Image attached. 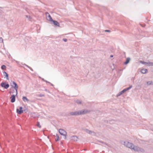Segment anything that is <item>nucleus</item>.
<instances>
[{"label": "nucleus", "instance_id": "f257e3e1", "mask_svg": "<svg viewBox=\"0 0 153 153\" xmlns=\"http://www.w3.org/2000/svg\"><path fill=\"white\" fill-rule=\"evenodd\" d=\"M90 111L87 109H83L81 110L78 111V115H82L89 113Z\"/></svg>", "mask_w": 153, "mask_h": 153}, {"label": "nucleus", "instance_id": "f03ea898", "mask_svg": "<svg viewBox=\"0 0 153 153\" xmlns=\"http://www.w3.org/2000/svg\"><path fill=\"white\" fill-rule=\"evenodd\" d=\"M132 85H130L129 87L126 88L124 89L123 90L119 92L117 94V97L120 96L123 93H124L126 91L130 89L132 87Z\"/></svg>", "mask_w": 153, "mask_h": 153}, {"label": "nucleus", "instance_id": "7ed1b4c3", "mask_svg": "<svg viewBox=\"0 0 153 153\" xmlns=\"http://www.w3.org/2000/svg\"><path fill=\"white\" fill-rule=\"evenodd\" d=\"M124 144L126 146L131 149H132L134 145L132 143L127 141L124 142Z\"/></svg>", "mask_w": 153, "mask_h": 153}, {"label": "nucleus", "instance_id": "20e7f679", "mask_svg": "<svg viewBox=\"0 0 153 153\" xmlns=\"http://www.w3.org/2000/svg\"><path fill=\"white\" fill-rule=\"evenodd\" d=\"M59 132L61 135L64 136L65 137V139H66V135L67 134V132L65 130L62 129H60L59 130Z\"/></svg>", "mask_w": 153, "mask_h": 153}, {"label": "nucleus", "instance_id": "39448f33", "mask_svg": "<svg viewBox=\"0 0 153 153\" xmlns=\"http://www.w3.org/2000/svg\"><path fill=\"white\" fill-rule=\"evenodd\" d=\"M68 116H76L78 115V111L74 112H71L68 114Z\"/></svg>", "mask_w": 153, "mask_h": 153}, {"label": "nucleus", "instance_id": "423d86ee", "mask_svg": "<svg viewBox=\"0 0 153 153\" xmlns=\"http://www.w3.org/2000/svg\"><path fill=\"white\" fill-rule=\"evenodd\" d=\"M10 93L13 94L14 93H16V96L18 94V92L17 89H15L13 87H12L10 89Z\"/></svg>", "mask_w": 153, "mask_h": 153}, {"label": "nucleus", "instance_id": "0eeeda50", "mask_svg": "<svg viewBox=\"0 0 153 153\" xmlns=\"http://www.w3.org/2000/svg\"><path fill=\"white\" fill-rule=\"evenodd\" d=\"M1 86L5 89H7L9 87L8 84L6 83L5 82H3L1 84Z\"/></svg>", "mask_w": 153, "mask_h": 153}, {"label": "nucleus", "instance_id": "6e6552de", "mask_svg": "<svg viewBox=\"0 0 153 153\" xmlns=\"http://www.w3.org/2000/svg\"><path fill=\"white\" fill-rule=\"evenodd\" d=\"M10 85L15 89H17L18 88V87L17 83L14 81H11V82L10 83Z\"/></svg>", "mask_w": 153, "mask_h": 153}, {"label": "nucleus", "instance_id": "1a4fd4ad", "mask_svg": "<svg viewBox=\"0 0 153 153\" xmlns=\"http://www.w3.org/2000/svg\"><path fill=\"white\" fill-rule=\"evenodd\" d=\"M46 16L47 19L48 20L51 22V21H53V19L48 12L46 13Z\"/></svg>", "mask_w": 153, "mask_h": 153}, {"label": "nucleus", "instance_id": "9d476101", "mask_svg": "<svg viewBox=\"0 0 153 153\" xmlns=\"http://www.w3.org/2000/svg\"><path fill=\"white\" fill-rule=\"evenodd\" d=\"M23 110L22 107V106H21L19 107V109L18 108H17L16 109V112L19 114H21L23 112Z\"/></svg>", "mask_w": 153, "mask_h": 153}, {"label": "nucleus", "instance_id": "9b49d317", "mask_svg": "<svg viewBox=\"0 0 153 153\" xmlns=\"http://www.w3.org/2000/svg\"><path fill=\"white\" fill-rule=\"evenodd\" d=\"M15 94L13 95L10 97L11 99V102L12 103L14 102L15 101L16 97Z\"/></svg>", "mask_w": 153, "mask_h": 153}, {"label": "nucleus", "instance_id": "f8f14e48", "mask_svg": "<svg viewBox=\"0 0 153 153\" xmlns=\"http://www.w3.org/2000/svg\"><path fill=\"white\" fill-rule=\"evenodd\" d=\"M84 131L87 133L89 134H90L92 135L93 134H94L95 133L94 131L90 130L87 129H85Z\"/></svg>", "mask_w": 153, "mask_h": 153}, {"label": "nucleus", "instance_id": "ddd939ff", "mask_svg": "<svg viewBox=\"0 0 153 153\" xmlns=\"http://www.w3.org/2000/svg\"><path fill=\"white\" fill-rule=\"evenodd\" d=\"M51 22H53V24L55 25L56 26H59V23L57 21L53 20V21H51Z\"/></svg>", "mask_w": 153, "mask_h": 153}, {"label": "nucleus", "instance_id": "4468645a", "mask_svg": "<svg viewBox=\"0 0 153 153\" xmlns=\"http://www.w3.org/2000/svg\"><path fill=\"white\" fill-rule=\"evenodd\" d=\"M139 148H140V147H137V146H134L133 145V147L132 149H134V150L135 151L139 152Z\"/></svg>", "mask_w": 153, "mask_h": 153}, {"label": "nucleus", "instance_id": "2eb2a0df", "mask_svg": "<svg viewBox=\"0 0 153 153\" xmlns=\"http://www.w3.org/2000/svg\"><path fill=\"white\" fill-rule=\"evenodd\" d=\"M140 72L142 74H146L148 72V70L146 69L143 68L141 69Z\"/></svg>", "mask_w": 153, "mask_h": 153}, {"label": "nucleus", "instance_id": "dca6fc26", "mask_svg": "<svg viewBox=\"0 0 153 153\" xmlns=\"http://www.w3.org/2000/svg\"><path fill=\"white\" fill-rule=\"evenodd\" d=\"M71 139L74 140V141H77L78 139L77 137L75 136H73L71 137Z\"/></svg>", "mask_w": 153, "mask_h": 153}, {"label": "nucleus", "instance_id": "f3484780", "mask_svg": "<svg viewBox=\"0 0 153 153\" xmlns=\"http://www.w3.org/2000/svg\"><path fill=\"white\" fill-rule=\"evenodd\" d=\"M3 74H4V76H5V77H6V79H7V80H8L9 79V78H8V74H7V73L5 71H4L3 72Z\"/></svg>", "mask_w": 153, "mask_h": 153}, {"label": "nucleus", "instance_id": "a211bd4d", "mask_svg": "<svg viewBox=\"0 0 153 153\" xmlns=\"http://www.w3.org/2000/svg\"><path fill=\"white\" fill-rule=\"evenodd\" d=\"M130 60V58L129 57H128L126 58V61L124 62V64L125 65L127 64L129 62Z\"/></svg>", "mask_w": 153, "mask_h": 153}, {"label": "nucleus", "instance_id": "6ab92c4d", "mask_svg": "<svg viewBox=\"0 0 153 153\" xmlns=\"http://www.w3.org/2000/svg\"><path fill=\"white\" fill-rule=\"evenodd\" d=\"M22 100L25 102L29 101V100L26 97L23 96L22 97Z\"/></svg>", "mask_w": 153, "mask_h": 153}, {"label": "nucleus", "instance_id": "aec40b11", "mask_svg": "<svg viewBox=\"0 0 153 153\" xmlns=\"http://www.w3.org/2000/svg\"><path fill=\"white\" fill-rule=\"evenodd\" d=\"M75 102L77 104H80L82 103V101L79 100H75Z\"/></svg>", "mask_w": 153, "mask_h": 153}, {"label": "nucleus", "instance_id": "412c9836", "mask_svg": "<svg viewBox=\"0 0 153 153\" xmlns=\"http://www.w3.org/2000/svg\"><path fill=\"white\" fill-rule=\"evenodd\" d=\"M147 66H153V62H147Z\"/></svg>", "mask_w": 153, "mask_h": 153}, {"label": "nucleus", "instance_id": "4be33fe9", "mask_svg": "<svg viewBox=\"0 0 153 153\" xmlns=\"http://www.w3.org/2000/svg\"><path fill=\"white\" fill-rule=\"evenodd\" d=\"M140 62L142 64H144L145 65H147V62H145L143 61H140Z\"/></svg>", "mask_w": 153, "mask_h": 153}, {"label": "nucleus", "instance_id": "5701e85b", "mask_svg": "<svg viewBox=\"0 0 153 153\" xmlns=\"http://www.w3.org/2000/svg\"><path fill=\"white\" fill-rule=\"evenodd\" d=\"M56 137L55 139V140L56 141H57L59 140V135L57 134H56Z\"/></svg>", "mask_w": 153, "mask_h": 153}, {"label": "nucleus", "instance_id": "b1692460", "mask_svg": "<svg viewBox=\"0 0 153 153\" xmlns=\"http://www.w3.org/2000/svg\"><path fill=\"white\" fill-rule=\"evenodd\" d=\"M144 150L143 149L140 147L139 152H144Z\"/></svg>", "mask_w": 153, "mask_h": 153}, {"label": "nucleus", "instance_id": "393cba45", "mask_svg": "<svg viewBox=\"0 0 153 153\" xmlns=\"http://www.w3.org/2000/svg\"><path fill=\"white\" fill-rule=\"evenodd\" d=\"M23 111L27 112L28 111V109L26 107H25L24 108V109Z\"/></svg>", "mask_w": 153, "mask_h": 153}, {"label": "nucleus", "instance_id": "a878e982", "mask_svg": "<svg viewBox=\"0 0 153 153\" xmlns=\"http://www.w3.org/2000/svg\"><path fill=\"white\" fill-rule=\"evenodd\" d=\"M147 83L148 85H151L152 84V81H148L147 82Z\"/></svg>", "mask_w": 153, "mask_h": 153}, {"label": "nucleus", "instance_id": "bb28decb", "mask_svg": "<svg viewBox=\"0 0 153 153\" xmlns=\"http://www.w3.org/2000/svg\"><path fill=\"white\" fill-rule=\"evenodd\" d=\"M6 68V66L4 65H3L1 66V68L3 70L5 69Z\"/></svg>", "mask_w": 153, "mask_h": 153}, {"label": "nucleus", "instance_id": "cd10ccee", "mask_svg": "<svg viewBox=\"0 0 153 153\" xmlns=\"http://www.w3.org/2000/svg\"><path fill=\"white\" fill-rule=\"evenodd\" d=\"M37 126H38L39 128H40L41 127V126L39 122H38L37 123L36 125Z\"/></svg>", "mask_w": 153, "mask_h": 153}, {"label": "nucleus", "instance_id": "c85d7f7f", "mask_svg": "<svg viewBox=\"0 0 153 153\" xmlns=\"http://www.w3.org/2000/svg\"><path fill=\"white\" fill-rule=\"evenodd\" d=\"M26 16L27 18H28L29 20L31 18V16H28L27 15H26Z\"/></svg>", "mask_w": 153, "mask_h": 153}, {"label": "nucleus", "instance_id": "c756f323", "mask_svg": "<svg viewBox=\"0 0 153 153\" xmlns=\"http://www.w3.org/2000/svg\"><path fill=\"white\" fill-rule=\"evenodd\" d=\"M25 65L28 68H29L32 71H33V69L30 67L28 66V65Z\"/></svg>", "mask_w": 153, "mask_h": 153}, {"label": "nucleus", "instance_id": "7c9ffc66", "mask_svg": "<svg viewBox=\"0 0 153 153\" xmlns=\"http://www.w3.org/2000/svg\"><path fill=\"white\" fill-rule=\"evenodd\" d=\"M63 40L65 42H67V39L65 38H64L63 39Z\"/></svg>", "mask_w": 153, "mask_h": 153}, {"label": "nucleus", "instance_id": "2f4dec72", "mask_svg": "<svg viewBox=\"0 0 153 153\" xmlns=\"http://www.w3.org/2000/svg\"><path fill=\"white\" fill-rule=\"evenodd\" d=\"M104 31L105 32H111V30H105Z\"/></svg>", "mask_w": 153, "mask_h": 153}, {"label": "nucleus", "instance_id": "473e14b6", "mask_svg": "<svg viewBox=\"0 0 153 153\" xmlns=\"http://www.w3.org/2000/svg\"><path fill=\"white\" fill-rule=\"evenodd\" d=\"M45 95L44 94H40L39 95V96L40 97H43Z\"/></svg>", "mask_w": 153, "mask_h": 153}, {"label": "nucleus", "instance_id": "72a5a7b5", "mask_svg": "<svg viewBox=\"0 0 153 153\" xmlns=\"http://www.w3.org/2000/svg\"><path fill=\"white\" fill-rule=\"evenodd\" d=\"M3 41V39L2 38H0V42H2Z\"/></svg>", "mask_w": 153, "mask_h": 153}, {"label": "nucleus", "instance_id": "f704fd0d", "mask_svg": "<svg viewBox=\"0 0 153 153\" xmlns=\"http://www.w3.org/2000/svg\"><path fill=\"white\" fill-rule=\"evenodd\" d=\"M45 82H46L48 83H51V82H48L46 80L45 81Z\"/></svg>", "mask_w": 153, "mask_h": 153}, {"label": "nucleus", "instance_id": "c9c22d12", "mask_svg": "<svg viewBox=\"0 0 153 153\" xmlns=\"http://www.w3.org/2000/svg\"><path fill=\"white\" fill-rule=\"evenodd\" d=\"M45 91H46V92L49 91H48L47 89H45Z\"/></svg>", "mask_w": 153, "mask_h": 153}, {"label": "nucleus", "instance_id": "e433bc0d", "mask_svg": "<svg viewBox=\"0 0 153 153\" xmlns=\"http://www.w3.org/2000/svg\"><path fill=\"white\" fill-rule=\"evenodd\" d=\"M110 57H111V58L113 57V55H111L110 56Z\"/></svg>", "mask_w": 153, "mask_h": 153}, {"label": "nucleus", "instance_id": "4c0bfd02", "mask_svg": "<svg viewBox=\"0 0 153 153\" xmlns=\"http://www.w3.org/2000/svg\"><path fill=\"white\" fill-rule=\"evenodd\" d=\"M42 80H43V81H45V79H43V78H42Z\"/></svg>", "mask_w": 153, "mask_h": 153}, {"label": "nucleus", "instance_id": "58836bf2", "mask_svg": "<svg viewBox=\"0 0 153 153\" xmlns=\"http://www.w3.org/2000/svg\"><path fill=\"white\" fill-rule=\"evenodd\" d=\"M50 84L51 85V86H53V84H52V83H50Z\"/></svg>", "mask_w": 153, "mask_h": 153}, {"label": "nucleus", "instance_id": "ea45409f", "mask_svg": "<svg viewBox=\"0 0 153 153\" xmlns=\"http://www.w3.org/2000/svg\"><path fill=\"white\" fill-rule=\"evenodd\" d=\"M100 143H104V142H102V141H100Z\"/></svg>", "mask_w": 153, "mask_h": 153}, {"label": "nucleus", "instance_id": "a19ab883", "mask_svg": "<svg viewBox=\"0 0 153 153\" xmlns=\"http://www.w3.org/2000/svg\"><path fill=\"white\" fill-rule=\"evenodd\" d=\"M84 150H86V149H84Z\"/></svg>", "mask_w": 153, "mask_h": 153}, {"label": "nucleus", "instance_id": "79ce46f5", "mask_svg": "<svg viewBox=\"0 0 153 153\" xmlns=\"http://www.w3.org/2000/svg\"><path fill=\"white\" fill-rule=\"evenodd\" d=\"M61 143L62 144V142H61Z\"/></svg>", "mask_w": 153, "mask_h": 153}, {"label": "nucleus", "instance_id": "37998d69", "mask_svg": "<svg viewBox=\"0 0 153 153\" xmlns=\"http://www.w3.org/2000/svg\"><path fill=\"white\" fill-rule=\"evenodd\" d=\"M152 130V131H153V130Z\"/></svg>", "mask_w": 153, "mask_h": 153}]
</instances>
